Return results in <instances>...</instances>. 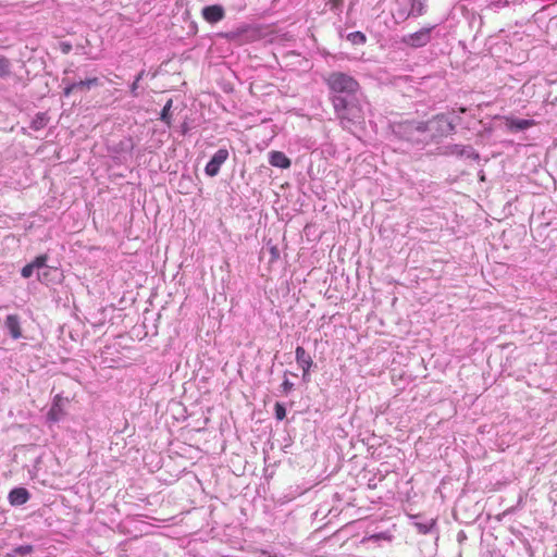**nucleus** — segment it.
I'll use <instances>...</instances> for the list:
<instances>
[{"instance_id":"f257e3e1","label":"nucleus","mask_w":557,"mask_h":557,"mask_svg":"<svg viewBox=\"0 0 557 557\" xmlns=\"http://www.w3.org/2000/svg\"><path fill=\"white\" fill-rule=\"evenodd\" d=\"M63 95L73 98L74 101L88 99L92 91L102 87L103 84L99 77H86L79 81H71L69 77L62 78Z\"/></svg>"},{"instance_id":"f03ea898","label":"nucleus","mask_w":557,"mask_h":557,"mask_svg":"<svg viewBox=\"0 0 557 557\" xmlns=\"http://www.w3.org/2000/svg\"><path fill=\"white\" fill-rule=\"evenodd\" d=\"M324 81L334 94L355 96L360 90L359 83L352 76L343 72H332Z\"/></svg>"},{"instance_id":"7ed1b4c3","label":"nucleus","mask_w":557,"mask_h":557,"mask_svg":"<svg viewBox=\"0 0 557 557\" xmlns=\"http://www.w3.org/2000/svg\"><path fill=\"white\" fill-rule=\"evenodd\" d=\"M433 26L424 27L413 34L403 37L401 41L412 48L424 47L431 41Z\"/></svg>"},{"instance_id":"20e7f679","label":"nucleus","mask_w":557,"mask_h":557,"mask_svg":"<svg viewBox=\"0 0 557 557\" xmlns=\"http://www.w3.org/2000/svg\"><path fill=\"white\" fill-rule=\"evenodd\" d=\"M227 158H228L227 149H224V148L219 149L213 154L211 160L207 163L206 169H205L206 174L209 176H215L219 173L221 165L227 160Z\"/></svg>"},{"instance_id":"39448f33","label":"nucleus","mask_w":557,"mask_h":557,"mask_svg":"<svg viewBox=\"0 0 557 557\" xmlns=\"http://www.w3.org/2000/svg\"><path fill=\"white\" fill-rule=\"evenodd\" d=\"M203 20L210 24H215L225 17V10L221 4L205 7L201 11Z\"/></svg>"},{"instance_id":"423d86ee","label":"nucleus","mask_w":557,"mask_h":557,"mask_svg":"<svg viewBox=\"0 0 557 557\" xmlns=\"http://www.w3.org/2000/svg\"><path fill=\"white\" fill-rule=\"evenodd\" d=\"M296 361L302 370V376L306 377L313 364L312 358L307 354L304 347L298 346L295 350Z\"/></svg>"},{"instance_id":"0eeeda50","label":"nucleus","mask_w":557,"mask_h":557,"mask_svg":"<svg viewBox=\"0 0 557 557\" xmlns=\"http://www.w3.org/2000/svg\"><path fill=\"white\" fill-rule=\"evenodd\" d=\"M505 124L510 132H519L532 127L535 125V121L532 119H517L506 117Z\"/></svg>"},{"instance_id":"6e6552de","label":"nucleus","mask_w":557,"mask_h":557,"mask_svg":"<svg viewBox=\"0 0 557 557\" xmlns=\"http://www.w3.org/2000/svg\"><path fill=\"white\" fill-rule=\"evenodd\" d=\"M29 497L30 494L25 487H15L9 493L8 499L12 506H21L26 504Z\"/></svg>"},{"instance_id":"1a4fd4ad","label":"nucleus","mask_w":557,"mask_h":557,"mask_svg":"<svg viewBox=\"0 0 557 557\" xmlns=\"http://www.w3.org/2000/svg\"><path fill=\"white\" fill-rule=\"evenodd\" d=\"M48 257L46 255H40L35 258V260L25 267H23L21 274L23 277L28 278L33 275L35 269H40L46 265Z\"/></svg>"},{"instance_id":"9d476101","label":"nucleus","mask_w":557,"mask_h":557,"mask_svg":"<svg viewBox=\"0 0 557 557\" xmlns=\"http://www.w3.org/2000/svg\"><path fill=\"white\" fill-rule=\"evenodd\" d=\"M5 326L9 330L12 338L17 339L22 337V329L20 324V318L17 314H10L7 317Z\"/></svg>"},{"instance_id":"9b49d317","label":"nucleus","mask_w":557,"mask_h":557,"mask_svg":"<svg viewBox=\"0 0 557 557\" xmlns=\"http://www.w3.org/2000/svg\"><path fill=\"white\" fill-rule=\"evenodd\" d=\"M269 162L272 166L280 169H288L292 164L290 160L282 151H271Z\"/></svg>"},{"instance_id":"f8f14e48","label":"nucleus","mask_w":557,"mask_h":557,"mask_svg":"<svg viewBox=\"0 0 557 557\" xmlns=\"http://www.w3.org/2000/svg\"><path fill=\"white\" fill-rule=\"evenodd\" d=\"M11 61L5 57H0V78L11 75Z\"/></svg>"},{"instance_id":"ddd939ff","label":"nucleus","mask_w":557,"mask_h":557,"mask_svg":"<svg viewBox=\"0 0 557 557\" xmlns=\"http://www.w3.org/2000/svg\"><path fill=\"white\" fill-rule=\"evenodd\" d=\"M347 39L352 45H363L367 41L366 35L361 32H354V33L348 34Z\"/></svg>"},{"instance_id":"4468645a","label":"nucleus","mask_w":557,"mask_h":557,"mask_svg":"<svg viewBox=\"0 0 557 557\" xmlns=\"http://www.w3.org/2000/svg\"><path fill=\"white\" fill-rule=\"evenodd\" d=\"M49 121V117L47 116L46 113H40L36 116V119L32 122V127L34 129H40L42 127H45L47 125Z\"/></svg>"},{"instance_id":"2eb2a0df","label":"nucleus","mask_w":557,"mask_h":557,"mask_svg":"<svg viewBox=\"0 0 557 557\" xmlns=\"http://www.w3.org/2000/svg\"><path fill=\"white\" fill-rule=\"evenodd\" d=\"M270 262H275L280 259V249L276 245H269Z\"/></svg>"},{"instance_id":"dca6fc26","label":"nucleus","mask_w":557,"mask_h":557,"mask_svg":"<svg viewBox=\"0 0 557 557\" xmlns=\"http://www.w3.org/2000/svg\"><path fill=\"white\" fill-rule=\"evenodd\" d=\"M274 411L277 420H283L286 417V409L281 403L275 404Z\"/></svg>"},{"instance_id":"f3484780","label":"nucleus","mask_w":557,"mask_h":557,"mask_svg":"<svg viewBox=\"0 0 557 557\" xmlns=\"http://www.w3.org/2000/svg\"><path fill=\"white\" fill-rule=\"evenodd\" d=\"M369 540L371 541H391L392 540V535L385 533V532H381V533H376V534H372Z\"/></svg>"},{"instance_id":"a211bd4d","label":"nucleus","mask_w":557,"mask_h":557,"mask_svg":"<svg viewBox=\"0 0 557 557\" xmlns=\"http://www.w3.org/2000/svg\"><path fill=\"white\" fill-rule=\"evenodd\" d=\"M144 74H145V72H144V71H141V72L137 75V77H136L135 82L132 84L131 92H132L134 96H137V95H138V94H137L138 83H139V81L141 79V77L144 76Z\"/></svg>"},{"instance_id":"6ab92c4d","label":"nucleus","mask_w":557,"mask_h":557,"mask_svg":"<svg viewBox=\"0 0 557 557\" xmlns=\"http://www.w3.org/2000/svg\"><path fill=\"white\" fill-rule=\"evenodd\" d=\"M170 108H171V107H163V110H162V112H161V116H160V117H161V120H162L163 122H165L168 125H170V124H171V116H170V113H169Z\"/></svg>"},{"instance_id":"aec40b11","label":"nucleus","mask_w":557,"mask_h":557,"mask_svg":"<svg viewBox=\"0 0 557 557\" xmlns=\"http://www.w3.org/2000/svg\"><path fill=\"white\" fill-rule=\"evenodd\" d=\"M281 388L283 393L287 394L294 388V384L289 380L285 379L281 384Z\"/></svg>"},{"instance_id":"412c9836","label":"nucleus","mask_w":557,"mask_h":557,"mask_svg":"<svg viewBox=\"0 0 557 557\" xmlns=\"http://www.w3.org/2000/svg\"><path fill=\"white\" fill-rule=\"evenodd\" d=\"M344 3V0H329L327 4L331 10L339 9Z\"/></svg>"},{"instance_id":"4be33fe9","label":"nucleus","mask_w":557,"mask_h":557,"mask_svg":"<svg viewBox=\"0 0 557 557\" xmlns=\"http://www.w3.org/2000/svg\"><path fill=\"white\" fill-rule=\"evenodd\" d=\"M416 528L418 529L419 533L426 534L429 533L431 527L423 524V523H416Z\"/></svg>"},{"instance_id":"5701e85b","label":"nucleus","mask_w":557,"mask_h":557,"mask_svg":"<svg viewBox=\"0 0 557 557\" xmlns=\"http://www.w3.org/2000/svg\"><path fill=\"white\" fill-rule=\"evenodd\" d=\"M165 104H166V106L172 104V100H171V99H169V100L165 102Z\"/></svg>"},{"instance_id":"b1692460","label":"nucleus","mask_w":557,"mask_h":557,"mask_svg":"<svg viewBox=\"0 0 557 557\" xmlns=\"http://www.w3.org/2000/svg\"><path fill=\"white\" fill-rule=\"evenodd\" d=\"M466 109L463 107H460V112L463 113Z\"/></svg>"}]
</instances>
